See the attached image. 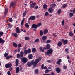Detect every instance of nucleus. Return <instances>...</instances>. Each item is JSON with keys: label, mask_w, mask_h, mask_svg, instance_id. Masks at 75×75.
<instances>
[{"label": "nucleus", "mask_w": 75, "mask_h": 75, "mask_svg": "<svg viewBox=\"0 0 75 75\" xmlns=\"http://www.w3.org/2000/svg\"><path fill=\"white\" fill-rule=\"evenodd\" d=\"M41 58H39V59H37L35 60V62H33V61H32L31 62H29L28 63L27 65L29 67H31L32 65H33V67H35L36 65H37L38 63V62L40 61H41Z\"/></svg>", "instance_id": "obj_1"}, {"label": "nucleus", "mask_w": 75, "mask_h": 75, "mask_svg": "<svg viewBox=\"0 0 75 75\" xmlns=\"http://www.w3.org/2000/svg\"><path fill=\"white\" fill-rule=\"evenodd\" d=\"M50 47H51V45H50L48 44L46 45V48L45 47H40V50L41 51H42V52H44V50H45L46 48L47 49H49ZM43 49H44V50Z\"/></svg>", "instance_id": "obj_2"}, {"label": "nucleus", "mask_w": 75, "mask_h": 75, "mask_svg": "<svg viewBox=\"0 0 75 75\" xmlns=\"http://www.w3.org/2000/svg\"><path fill=\"white\" fill-rule=\"evenodd\" d=\"M52 52H53V50L52 49H50L49 50H48L46 53H45L46 55H50L52 54Z\"/></svg>", "instance_id": "obj_3"}, {"label": "nucleus", "mask_w": 75, "mask_h": 75, "mask_svg": "<svg viewBox=\"0 0 75 75\" xmlns=\"http://www.w3.org/2000/svg\"><path fill=\"white\" fill-rule=\"evenodd\" d=\"M32 28H34L33 30L35 31H36L37 30V25L33 24L31 27Z\"/></svg>", "instance_id": "obj_4"}, {"label": "nucleus", "mask_w": 75, "mask_h": 75, "mask_svg": "<svg viewBox=\"0 0 75 75\" xmlns=\"http://www.w3.org/2000/svg\"><path fill=\"white\" fill-rule=\"evenodd\" d=\"M22 61L23 64H25L27 62V59L25 57H23L21 59Z\"/></svg>", "instance_id": "obj_5"}, {"label": "nucleus", "mask_w": 75, "mask_h": 75, "mask_svg": "<svg viewBox=\"0 0 75 75\" xmlns=\"http://www.w3.org/2000/svg\"><path fill=\"white\" fill-rule=\"evenodd\" d=\"M16 4V3H15L13 1L11 2L10 3V8H12V7L14 6H15Z\"/></svg>", "instance_id": "obj_6"}, {"label": "nucleus", "mask_w": 75, "mask_h": 75, "mask_svg": "<svg viewBox=\"0 0 75 75\" xmlns=\"http://www.w3.org/2000/svg\"><path fill=\"white\" fill-rule=\"evenodd\" d=\"M12 66V65H11V63L10 64H7L5 65V67L6 68H10V67H11Z\"/></svg>", "instance_id": "obj_7"}, {"label": "nucleus", "mask_w": 75, "mask_h": 75, "mask_svg": "<svg viewBox=\"0 0 75 75\" xmlns=\"http://www.w3.org/2000/svg\"><path fill=\"white\" fill-rule=\"evenodd\" d=\"M48 11L49 13H51L53 12L54 9L52 8V7L50 8H49Z\"/></svg>", "instance_id": "obj_8"}, {"label": "nucleus", "mask_w": 75, "mask_h": 75, "mask_svg": "<svg viewBox=\"0 0 75 75\" xmlns=\"http://www.w3.org/2000/svg\"><path fill=\"white\" fill-rule=\"evenodd\" d=\"M62 62L61 59H59L57 62V64L58 65H60L61 64V62Z\"/></svg>", "instance_id": "obj_9"}, {"label": "nucleus", "mask_w": 75, "mask_h": 75, "mask_svg": "<svg viewBox=\"0 0 75 75\" xmlns=\"http://www.w3.org/2000/svg\"><path fill=\"white\" fill-rule=\"evenodd\" d=\"M4 42H5V41H4L2 38H0V43L3 44Z\"/></svg>", "instance_id": "obj_10"}, {"label": "nucleus", "mask_w": 75, "mask_h": 75, "mask_svg": "<svg viewBox=\"0 0 75 75\" xmlns=\"http://www.w3.org/2000/svg\"><path fill=\"white\" fill-rule=\"evenodd\" d=\"M56 70L57 73H59V72H60V71H61V69H60L58 67L56 69Z\"/></svg>", "instance_id": "obj_11"}, {"label": "nucleus", "mask_w": 75, "mask_h": 75, "mask_svg": "<svg viewBox=\"0 0 75 75\" xmlns=\"http://www.w3.org/2000/svg\"><path fill=\"white\" fill-rule=\"evenodd\" d=\"M16 33H20V29L19 27H17L16 28Z\"/></svg>", "instance_id": "obj_12"}, {"label": "nucleus", "mask_w": 75, "mask_h": 75, "mask_svg": "<svg viewBox=\"0 0 75 75\" xmlns=\"http://www.w3.org/2000/svg\"><path fill=\"white\" fill-rule=\"evenodd\" d=\"M44 64H42L41 66V68L42 69H47V67L45 66L44 67Z\"/></svg>", "instance_id": "obj_13"}, {"label": "nucleus", "mask_w": 75, "mask_h": 75, "mask_svg": "<svg viewBox=\"0 0 75 75\" xmlns=\"http://www.w3.org/2000/svg\"><path fill=\"white\" fill-rule=\"evenodd\" d=\"M43 8V9H45V10H47V5L46 4L44 5Z\"/></svg>", "instance_id": "obj_14"}, {"label": "nucleus", "mask_w": 75, "mask_h": 75, "mask_svg": "<svg viewBox=\"0 0 75 75\" xmlns=\"http://www.w3.org/2000/svg\"><path fill=\"white\" fill-rule=\"evenodd\" d=\"M20 70V68L19 67H18L16 68V73H18L19 72V71Z\"/></svg>", "instance_id": "obj_15"}, {"label": "nucleus", "mask_w": 75, "mask_h": 75, "mask_svg": "<svg viewBox=\"0 0 75 75\" xmlns=\"http://www.w3.org/2000/svg\"><path fill=\"white\" fill-rule=\"evenodd\" d=\"M35 20V17L34 16H32L30 17L29 18V20Z\"/></svg>", "instance_id": "obj_16"}, {"label": "nucleus", "mask_w": 75, "mask_h": 75, "mask_svg": "<svg viewBox=\"0 0 75 75\" xmlns=\"http://www.w3.org/2000/svg\"><path fill=\"white\" fill-rule=\"evenodd\" d=\"M20 55L21 57H23L24 55V52L22 51H21L20 52Z\"/></svg>", "instance_id": "obj_17"}, {"label": "nucleus", "mask_w": 75, "mask_h": 75, "mask_svg": "<svg viewBox=\"0 0 75 75\" xmlns=\"http://www.w3.org/2000/svg\"><path fill=\"white\" fill-rule=\"evenodd\" d=\"M51 75H55V74L54 73V72H52L51 73ZM50 74H44L43 75H51Z\"/></svg>", "instance_id": "obj_18"}, {"label": "nucleus", "mask_w": 75, "mask_h": 75, "mask_svg": "<svg viewBox=\"0 0 75 75\" xmlns=\"http://www.w3.org/2000/svg\"><path fill=\"white\" fill-rule=\"evenodd\" d=\"M16 66L17 67L18 65V59H16Z\"/></svg>", "instance_id": "obj_19"}, {"label": "nucleus", "mask_w": 75, "mask_h": 75, "mask_svg": "<svg viewBox=\"0 0 75 75\" xmlns=\"http://www.w3.org/2000/svg\"><path fill=\"white\" fill-rule=\"evenodd\" d=\"M48 31L47 29H45L44 30V34H46L47 33H48Z\"/></svg>", "instance_id": "obj_20"}, {"label": "nucleus", "mask_w": 75, "mask_h": 75, "mask_svg": "<svg viewBox=\"0 0 75 75\" xmlns=\"http://www.w3.org/2000/svg\"><path fill=\"white\" fill-rule=\"evenodd\" d=\"M42 25V23H38V24L36 25V26L37 27H40L41 26V25Z\"/></svg>", "instance_id": "obj_21"}, {"label": "nucleus", "mask_w": 75, "mask_h": 75, "mask_svg": "<svg viewBox=\"0 0 75 75\" xmlns=\"http://www.w3.org/2000/svg\"><path fill=\"white\" fill-rule=\"evenodd\" d=\"M58 45L59 47H61L62 45V42H59L58 43Z\"/></svg>", "instance_id": "obj_22"}, {"label": "nucleus", "mask_w": 75, "mask_h": 75, "mask_svg": "<svg viewBox=\"0 0 75 75\" xmlns=\"http://www.w3.org/2000/svg\"><path fill=\"white\" fill-rule=\"evenodd\" d=\"M69 35L70 36H71V37H72L74 35V34H73V33H72V32H70L69 33Z\"/></svg>", "instance_id": "obj_23"}, {"label": "nucleus", "mask_w": 75, "mask_h": 75, "mask_svg": "<svg viewBox=\"0 0 75 75\" xmlns=\"http://www.w3.org/2000/svg\"><path fill=\"white\" fill-rule=\"evenodd\" d=\"M40 36H42V35H43V31L42 30H40Z\"/></svg>", "instance_id": "obj_24"}, {"label": "nucleus", "mask_w": 75, "mask_h": 75, "mask_svg": "<svg viewBox=\"0 0 75 75\" xmlns=\"http://www.w3.org/2000/svg\"><path fill=\"white\" fill-rule=\"evenodd\" d=\"M13 45L15 48H17V44L15 43H13Z\"/></svg>", "instance_id": "obj_25"}, {"label": "nucleus", "mask_w": 75, "mask_h": 75, "mask_svg": "<svg viewBox=\"0 0 75 75\" xmlns=\"http://www.w3.org/2000/svg\"><path fill=\"white\" fill-rule=\"evenodd\" d=\"M29 59H32L33 58V55L32 54H30L28 55Z\"/></svg>", "instance_id": "obj_26"}, {"label": "nucleus", "mask_w": 75, "mask_h": 75, "mask_svg": "<svg viewBox=\"0 0 75 75\" xmlns=\"http://www.w3.org/2000/svg\"><path fill=\"white\" fill-rule=\"evenodd\" d=\"M50 71H51V70H50L46 69L45 71V73H48V72H50Z\"/></svg>", "instance_id": "obj_27"}, {"label": "nucleus", "mask_w": 75, "mask_h": 75, "mask_svg": "<svg viewBox=\"0 0 75 75\" xmlns=\"http://www.w3.org/2000/svg\"><path fill=\"white\" fill-rule=\"evenodd\" d=\"M62 24L63 26L65 25V21H64V19L63 20L62 22Z\"/></svg>", "instance_id": "obj_28"}, {"label": "nucleus", "mask_w": 75, "mask_h": 75, "mask_svg": "<svg viewBox=\"0 0 75 75\" xmlns=\"http://www.w3.org/2000/svg\"><path fill=\"white\" fill-rule=\"evenodd\" d=\"M8 11V8H5V14H6L7 13V11Z\"/></svg>", "instance_id": "obj_29"}, {"label": "nucleus", "mask_w": 75, "mask_h": 75, "mask_svg": "<svg viewBox=\"0 0 75 75\" xmlns=\"http://www.w3.org/2000/svg\"><path fill=\"white\" fill-rule=\"evenodd\" d=\"M42 38L43 40H45L47 38V36H42Z\"/></svg>", "instance_id": "obj_30"}, {"label": "nucleus", "mask_w": 75, "mask_h": 75, "mask_svg": "<svg viewBox=\"0 0 75 75\" xmlns=\"http://www.w3.org/2000/svg\"><path fill=\"white\" fill-rule=\"evenodd\" d=\"M25 25L27 28H28V27H30V25H28V23H26Z\"/></svg>", "instance_id": "obj_31"}, {"label": "nucleus", "mask_w": 75, "mask_h": 75, "mask_svg": "<svg viewBox=\"0 0 75 75\" xmlns=\"http://www.w3.org/2000/svg\"><path fill=\"white\" fill-rule=\"evenodd\" d=\"M67 42H68V40L66 39L64 40L63 43L64 44H67Z\"/></svg>", "instance_id": "obj_32"}, {"label": "nucleus", "mask_w": 75, "mask_h": 75, "mask_svg": "<svg viewBox=\"0 0 75 75\" xmlns=\"http://www.w3.org/2000/svg\"><path fill=\"white\" fill-rule=\"evenodd\" d=\"M25 20V18H23L21 21V25H23V23H24V21Z\"/></svg>", "instance_id": "obj_33"}, {"label": "nucleus", "mask_w": 75, "mask_h": 75, "mask_svg": "<svg viewBox=\"0 0 75 75\" xmlns=\"http://www.w3.org/2000/svg\"><path fill=\"white\" fill-rule=\"evenodd\" d=\"M28 52V50H24L25 55H27Z\"/></svg>", "instance_id": "obj_34"}, {"label": "nucleus", "mask_w": 75, "mask_h": 75, "mask_svg": "<svg viewBox=\"0 0 75 75\" xmlns=\"http://www.w3.org/2000/svg\"><path fill=\"white\" fill-rule=\"evenodd\" d=\"M36 51V49L35 48H33L32 49V52H35Z\"/></svg>", "instance_id": "obj_35"}, {"label": "nucleus", "mask_w": 75, "mask_h": 75, "mask_svg": "<svg viewBox=\"0 0 75 75\" xmlns=\"http://www.w3.org/2000/svg\"><path fill=\"white\" fill-rule=\"evenodd\" d=\"M56 6V4H53L52 5V8H54V7H55Z\"/></svg>", "instance_id": "obj_36"}, {"label": "nucleus", "mask_w": 75, "mask_h": 75, "mask_svg": "<svg viewBox=\"0 0 75 75\" xmlns=\"http://www.w3.org/2000/svg\"><path fill=\"white\" fill-rule=\"evenodd\" d=\"M26 14H27V12L25 11L24 12L23 14V17H25V16H26Z\"/></svg>", "instance_id": "obj_37"}, {"label": "nucleus", "mask_w": 75, "mask_h": 75, "mask_svg": "<svg viewBox=\"0 0 75 75\" xmlns=\"http://www.w3.org/2000/svg\"><path fill=\"white\" fill-rule=\"evenodd\" d=\"M48 15H49V13L48 12H46L45 16H48Z\"/></svg>", "instance_id": "obj_38"}, {"label": "nucleus", "mask_w": 75, "mask_h": 75, "mask_svg": "<svg viewBox=\"0 0 75 75\" xmlns=\"http://www.w3.org/2000/svg\"><path fill=\"white\" fill-rule=\"evenodd\" d=\"M61 13V10L60 9H59L58 10V14H60Z\"/></svg>", "instance_id": "obj_39"}, {"label": "nucleus", "mask_w": 75, "mask_h": 75, "mask_svg": "<svg viewBox=\"0 0 75 75\" xmlns=\"http://www.w3.org/2000/svg\"><path fill=\"white\" fill-rule=\"evenodd\" d=\"M12 35H14V36H15V37H17V34L16 33H12Z\"/></svg>", "instance_id": "obj_40"}, {"label": "nucleus", "mask_w": 75, "mask_h": 75, "mask_svg": "<svg viewBox=\"0 0 75 75\" xmlns=\"http://www.w3.org/2000/svg\"><path fill=\"white\" fill-rule=\"evenodd\" d=\"M3 34V32H0V37L2 36Z\"/></svg>", "instance_id": "obj_41"}, {"label": "nucleus", "mask_w": 75, "mask_h": 75, "mask_svg": "<svg viewBox=\"0 0 75 75\" xmlns=\"http://www.w3.org/2000/svg\"><path fill=\"white\" fill-rule=\"evenodd\" d=\"M73 16H74V15L73 14V13L71 12L69 14L70 17H72Z\"/></svg>", "instance_id": "obj_42"}, {"label": "nucleus", "mask_w": 75, "mask_h": 75, "mask_svg": "<svg viewBox=\"0 0 75 75\" xmlns=\"http://www.w3.org/2000/svg\"><path fill=\"white\" fill-rule=\"evenodd\" d=\"M25 40H28L30 39V38H29V37H25Z\"/></svg>", "instance_id": "obj_43"}, {"label": "nucleus", "mask_w": 75, "mask_h": 75, "mask_svg": "<svg viewBox=\"0 0 75 75\" xmlns=\"http://www.w3.org/2000/svg\"><path fill=\"white\" fill-rule=\"evenodd\" d=\"M39 41V39H36L35 41V42H38Z\"/></svg>", "instance_id": "obj_44"}, {"label": "nucleus", "mask_w": 75, "mask_h": 75, "mask_svg": "<svg viewBox=\"0 0 75 75\" xmlns=\"http://www.w3.org/2000/svg\"><path fill=\"white\" fill-rule=\"evenodd\" d=\"M9 22H12L13 21V19L11 18H10L9 19Z\"/></svg>", "instance_id": "obj_45"}, {"label": "nucleus", "mask_w": 75, "mask_h": 75, "mask_svg": "<svg viewBox=\"0 0 75 75\" xmlns=\"http://www.w3.org/2000/svg\"><path fill=\"white\" fill-rule=\"evenodd\" d=\"M28 52L29 54L31 53V49H28Z\"/></svg>", "instance_id": "obj_46"}, {"label": "nucleus", "mask_w": 75, "mask_h": 75, "mask_svg": "<svg viewBox=\"0 0 75 75\" xmlns=\"http://www.w3.org/2000/svg\"><path fill=\"white\" fill-rule=\"evenodd\" d=\"M21 57V55H20L19 54H17V57L18 58H20Z\"/></svg>", "instance_id": "obj_47"}, {"label": "nucleus", "mask_w": 75, "mask_h": 75, "mask_svg": "<svg viewBox=\"0 0 75 75\" xmlns=\"http://www.w3.org/2000/svg\"><path fill=\"white\" fill-rule=\"evenodd\" d=\"M30 8H34V6H33V5L32 4H30Z\"/></svg>", "instance_id": "obj_48"}, {"label": "nucleus", "mask_w": 75, "mask_h": 75, "mask_svg": "<svg viewBox=\"0 0 75 75\" xmlns=\"http://www.w3.org/2000/svg\"><path fill=\"white\" fill-rule=\"evenodd\" d=\"M35 73H36V74H38V69H36L35 71Z\"/></svg>", "instance_id": "obj_49"}, {"label": "nucleus", "mask_w": 75, "mask_h": 75, "mask_svg": "<svg viewBox=\"0 0 75 75\" xmlns=\"http://www.w3.org/2000/svg\"><path fill=\"white\" fill-rule=\"evenodd\" d=\"M8 25H9L8 28H11V27H12L13 25H12L9 24Z\"/></svg>", "instance_id": "obj_50"}, {"label": "nucleus", "mask_w": 75, "mask_h": 75, "mask_svg": "<svg viewBox=\"0 0 75 75\" xmlns=\"http://www.w3.org/2000/svg\"><path fill=\"white\" fill-rule=\"evenodd\" d=\"M65 51L67 53H68V49H65Z\"/></svg>", "instance_id": "obj_51"}, {"label": "nucleus", "mask_w": 75, "mask_h": 75, "mask_svg": "<svg viewBox=\"0 0 75 75\" xmlns=\"http://www.w3.org/2000/svg\"><path fill=\"white\" fill-rule=\"evenodd\" d=\"M46 43H50V42H51V40H48L46 42Z\"/></svg>", "instance_id": "obj_52"}, {"label": "nucleus", "mask_w": 75, "mask_h": 75, "mask_svg": "<svg viewBox=\"0 0 75 75\" xmlns=\"http://www.w3.org/2000/svg\"><path fill=\"white\" fill-rule=\"evenodd\" d=\"M66 6H67V4H64L63 6V8H65V7H66Z\"/></svg>", "instance_id": "obj_53"}, {"label": "nucleus", "mask_w": 75, "mask_h": 75, "mask_svg": "<svg viewBox=\"0 0 75 75\" xmlns=\"http://www.w3.org/2000/svg\"><path fill=\"white\" fill-rule=\"evenodd\" d=\"M32 5L34 7L35 6V5H36V3H32Z\"/></svg>", "instance_id": "obj_54"}, {"label": "nucleus", "mask_w": 75, "mask_h": 75, "mask_svg": "<svg viewBox=\"0 0 75 75\" xmlns=\"http://www.w3.org/2000/svg\"><path fill=\"white\" fill-rule=\"evenodd\" d=\"M61 41L62 42H63L64 43L65 40H64V39H61Z\"/></svg>", "instance_id": "obj_55"}, {"label": "nucleus", "mask_w": 75, "mask_h": 75, "mask_svg": "<svg viewBox=\"0 0 75 75\" xmlns=\"http://www.w3.org/2000/svg\"><path fill=\"white\" fill-rule=\"evenodd\" d=\"M8 55V54H7V53H6L4 54V56L5 57H7Z\"/></svg>", "instance_id": "obj_56"}, {"label": "nucleus", "mask_w": 75, "mask_h": 75, "mask_svg": "<svg viewBox=\"0 0 75 75\" xmlns=\"http://www.w3.org/2000/svg\"><path fill=\"white\" fill-rule=\"evenodd\" d=\"M63 68L64 69H67V66H63Z\"/></svg>", "instance_id": "obj_57"}, {"label": "nucleus", "mask_w": 75, "mask_h": 75, "mask_svg": "<svg viewBox=\"0 0 75 75\" xmlns=\"http://www.w3.org/2000/svg\"><path fill=\"white\" fill-rule=\"evenodd\" d=\"M6 59H9L10 58L9 57V56H6Z\"/></svg>", "instance_id": "obj_58"}, {"label": "nucleus", "mask_w": 75, "mask_h": 75, "mask_svg": "<svg viewBox=\"0 0 75 75\" xmlns=\"http://www.w3.org/2000/svg\"><path fill=\"white\" fill-rule=\"evenodd\" d=\"M38 6H37L35 7V10H37V9H38Z\"/></svg>", "instance_id": "obj_59"}, {"label": "nucleus", "mask_w": 75, "mask_h": 75, "mask_svg": "<svg viewBox=\"0 0 75 75\" xmlns=\"http://www.w3.org/2000/svg\"><path fill=\"white\" fill-rule=\"evenodd\" d=\"M48 68L49 69H51V68H52V66L50 65L48 67Z\"/></svg>", "instance_id": "obj_60"}, {"label": "nucleus", "mask_w": 75, "mask_h": 75, "mask_svg": "<svg viewBox=\"0 0 75 75\" xmlns=\"http://www.w3.org/2000/svg\"><path fill=\"white\" fill-rule=\"evenodd\" d=\"M7 74L8 75H11V74H10V72L9 71L8 72Z\"/></svg>", "instance_id": "obj_61"}, {"label": "nucleus", "mask_w": 75, "mask_h": 75, "mask_svg": "<svg viewBox=\"0 0 75 75\" xmlns=\"http://www.w3.org/2000/svg\"><path fill=\"white\" fill-rule=\"evenodd\" d=\"M53 35V36H54V37H57V34H56L55 33H54Z\"/></svg>", "instance_id": "obj_62"}, {"label": "nucleus", "mask_w": 75, "mask_h": 75, "mask_svg": "<svg viewBox=\"0 0 75 75\" xmlns=\"http://www.w3.org/2000/svg\"><path fill=\"white\" fill-rule=\"evenodd\" d=\"M18 46L19 47H21V44H19L18 45Z\"/></svg>", "instance_id": "obj_63"}, {"label": "nucleus", "mask_w": 75, "mask_h": 75, "mask_svg": "<svg viewBox=\"0 0 75 75\" xmlns=\"http://www.w3.org/2000/svg\"><path fill=\"white\" fill-rule=\"evenodd\" d=\"M73 13H75V8L73 11Z\"/></svg>", "instance_id": "obj_64"}]
</instances>
